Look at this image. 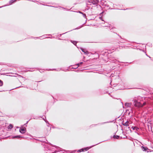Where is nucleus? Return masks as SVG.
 <instances>
[{
    "label": "nucleus",
    "instance_id": "obj_20",
    "mask_svg": "<svg viewBox=\"0 0 153 153\" xmlns=\"http://www.w3.org/2000/svg\"><path fill=\"white\" fill-rule=\"evenodd\" d=\"M99 18H100V19L102 21H104V20L102 19V18L101 17H100Z\"/></svg>",
    "mask_w": 153,
    "mask_h": 153
},
{
    "label": "nucleus",
    "instance_id": "obj_15",
    "mask_svg": "<svg viewBox=\"0 0 153 153\" xmlns=\"http://www.w3.org/2000/svg\"><path fill=\"white\" fill-rule=\"evenodd\" d=\"M15 0H11V1H10L9 2V3H10V4H12V3L14 1H15Z\"/></svg>",
    "mask_w": 153,
    "mask_h": 153
},
{
    "label": "nucleus",
    "instance_id": "obj_13",
    "mask_svg": "<svg viewBox=\"0 0 153 153\" xmlns=\"http://www.w3.org/2000/svg\"><path fill=\"white\" fill-rule=\"evenodd\" d=\"M71 42L74 45L76 44V42L75 41H71Z\"/></svg>",
    "mask_w": 153,
    "mask_h": 153
},
{
    "label": "nucleus",
    "instance_id": "obj_19",
    "mask_svg": "<svg viewBox=\"0 0 153 153\" xmlns=\"http://www.w3.org/2000/svg\"><path fill=\"white\" fill-rule=\"evenodd\" d=\"M83 16L85 17V18L86 17V15L85 14H83Z\"/></svg>",
    "mask_w": 153,
    "mask_h": 153
},
{
    "label": "nucleus",
    "instance_id": "obj_8",
    "mask_svg": "<svg viewBox=\"0 0 153 153\" xmlns=\"http://www.w3.org/2000/svg\"><path fill=\"white\" fill-rule=\"evenodd\" d=\"M113 137L114 138H116L117 139H118L120 137V136L118 135H114L113 136Z\"/></svg>",
    "mask_w": 153,
    "mask_h": 153
},
{
    "label": "nucleus",
    "instance_id": "obj_1",
    "mask_svg": "<svg viewBox=\"0 0 153 153\" xmlns=\"http://www.w3.org/2000/svg\"><path fill=\"white\" fill-rule=\"evenodd\" d=\"M133 101H134V106L136 107H138L141 106V103L140 102H138L136 98L134 99Z\"/></svg>",
    "mask_w": 153,
    "mask_h": 153
},
{
    "label": "nucleus",
    "instance_id": "obj_14",
    "mask_svg": "<svg viewBox=\"0 0 153 153\" xmlns=\"http://www.w3.org/2000/svg\"><path fill=\"white\" fill-rule=\"evenodd\" d=\"M84 151V149H81L78 150L77 152H81L82 151Z\"/></svg>",
    "mask_w": 153,
    "mask_h": 153
},
{
    "label": "nucleus",
    "instance_id": "obj_18",
    "mask_svg": "<svg viewBox=\"0 0 153 153\" xmlns=\"http://www.w3.org/2000/svg\"><path fill=\"white\" fill-rule=\"evenodd\" d=\"M82 63H83V62H80L79 63L77 64V65H78V66H79V65H81Z\"/></svg>",
    "mask_w": 153,
    "mask_h": 153
},
{
    "label": "nucleus",
    "instance_id": "obj_12",
    "mask_svg": "<svg viewBox=\"0 0 153 153\" xmlns=\"http://www.w3.org/2000/svg\"><path fill=\"white\" fill-rule=\"evenodd\" d=\"M91 147H90V148H89V147H86V148H85L84 149V150H85V151H87Z\"/></svg>",
    "mask_w": 153,
    "mask_h": 153
},
{
    "label": "nucleus",
    "instance_id": "obj_27",
    "mask_svg": "<svg viewBox=\"0 0 153 153\" xmlns=\"http://www.w3.org/2000/svg\"><path fill=\"white\" fill-rule=\"evenodd\" d=\"M148 57H149V58H150V57L149 56H148Z\"/></svg>",
    "mask_w": 153,
    "mask_h": 153
},
{
    "label": "nucleus",
    "instance_id": "obj_17",
    "mask_svg": "<svg viewBox=\"0 0 153 153\" xmlns=\"http://www.w3.org/2000/svg\"><path fill=\"white\" fill-rule=\"evenodd\" d=\"M132 128H133V130H137V129H138V128L136 127H132Z\"/></svg>",
    "mask_w": 153,
    "mask_h": 153
},
{
    "label": "nucleus",
    "instance_id": "obj_28",
    "mask_svg": "<svg viewBox=\"0 0 153 153\" xmlns=\"http://www.w3.org/2000/svg\"><path fill=\"white\" fill-rule=\"evenodd\" d=\"M148 57H149V58H150V57L149 56H148Z\"/></svg>",
    "mask_w": 153,
    "mask_h": 153
},
{
    "label": "nucleus",
    "instance_id": "obj_16",
    "mask_svg": "<svg viewBox=\"0 0 153 153\" xmlns=\"http://www.w3.org/2000/svg\"><path fill=\"white\" fill-rule=\"evenodd\" d=\"M3 85V82L0 80V86H2Z\"/></svg>",
    "mask_w": 153,
    "mask_h": 153
},
{
    "label": "nucleus",
    "instance_id": "obj_6",
    "mask_svg": "<svg viewBox=\"0 0 153 153\" xmlns=\"http://www.w3.org/2000/svg\"><path fill=\"white\" fill-rule=\"evenodd\" d=\"M128 123H129V122L128 121H127L126 122H125V123L123 122V125L124 126H128Z\"/></svg>",
    "mask_w": 153,
    "mask_h": 153
},
{
    "label": "nucleus",
    "instance_id": "obj_26",
    "mask_svg": "<svg viewBox=\"0 0 153 153\" xmlns=\"http://www.w3.org/2000/svg\"><path fill=\"white\" fill-rule=\"evenodd\" d=\"M148 57H149V58H150V57L149 56H148Z\"/></svg>",
    "mask_w": 153,
    "mask_h": 153
},
{
    "label": "nucleus",
    "instance_id": "obj_29",
    "mask_svg": "<svg viewBox=\"0 0 153 153\" xmlns=\"http://www.w3.org/2000/svg\"><path fill=\"white\" fill-rule=\"evenodd\" d=\"M1 7H0V8H1Z\"/></svg>",
    "mask_w": 153,
    "mask_h": 153
},
{
    "label": "nucleus",
    "instance_id": "obj_23",
    "mask_svg": "<svg viewBox=\"0 0 153 153\" xmlns=\"http://www.w3.org/2000/svg\"><path fill=\"white\" fill-rule=\"evenodd\" d=\"M79 12L80 13H82V14H83V13H82V12H80V11H79Z\"/></svg>",
    "mask_w": 153,
    "mask_h": 153
},
{
    "label": "nucleus",
    "instance_id": "obj_3",
    "mask_svg": "<svg viewBox=\"0 0 153 153\" xmlns=\"http://www.w3.org/2000/svg\"><path fill=\"white\" fill-rule=\"evenodd\" d=\"M99 1L98 0H90L89 2L92 3L93 4H97Z\"/></svg>",
    "mask_w": 153,
    "mask_h": 153
},
{
    "label": "nucleus",
    "instance_id": "obj_10",
    "mask_svg": "<svg viewBox=\"0 0 153 153\" xmlns=\"http://www.w3.org/2000/svg\"><path fill=\"white\" fill-rule=\"evenodd\" d=\"M125 105L126 106H127L128 107H129L131 105V103H126L125 104Z\"/></svg>",
    "mask_w": 153,
    "mask_h": 153
},
{
    "label": "nucleus",
    "instance_id": "obj_5",
    "mask_svg": "<svg viewBox=\"0 0 153 153\" xmlns=\"http://www.w3.org/2000/svg\"><path fill=\"white\" fill-rule=\"evenodd\" d=\"M142 150L143 151H146L149 150L146 147L142 146Z\"/></svg>",
    "mask_w": 153,
    "mask_h": 153
},
{
    "label": "nucleus",
    "instance_id": "obj_21",
    "mask_svg": "<svg viewBox=\"0 0 153 153\" xmlns=\"http://www.w3.org/2000/svg\"><path fill=\"white\" fill-rule=\"evenodd\" d=\"M82 27V26H81V27H79V28H76L75 29H79L80 28H81Z\"/></svg>",
    "mask_w": 153,
    "mask_h": 153
},
{
    "label": "nucleus",
    "instance_id": "obj_4",
    "mask_svg": "<svg viewBox=\"0 0 153 153\" xmlns=\"http://www.w3.org/2000/svg\"><path fill=\"white\" fill-rule=\"evenodd\" d=\"M82 51L85 54L88 55L89 54V52L87 51L86 49L81 48V49Z\"/></svg>",
    "mask_w": 153,
    "mask_h": 153
},
{
    "label": "nucleus",
    "instance_id": "obj_25",
    "mask_svg": "<svg viewBox=\"0 0 153 153\" xmlns=\"http://www.w3.org/2000/svg\"><path fill=\"white\" fill-rule=\"evenodd\" d=\"M28 122V121L27 122V123H26V124H27V123Z\"/></svg>",
    "mask_w": 153,
    "mask_h": 153
},
{
    "label": "nucleus",
    "instance_id": "obj_24",
    "mask_svg": "<svg viewBox=\"0 0 153 153\" xmlns=\"http://www.w3.org/2000/svg\"><path fill=\"white\" fill-rule=\"evenodd\" d=\"M103 13V12H102V13H100V14H102Z\"/></svg>",
    "mask_w": 153,
    "mask_h": 153
},
{
    "label": "nucleus",
    "instance_id": "obj_9",
    "mask_svg": "<svg viewBox=\"0 0 153 153\" xmlns=\"http://www.w3.org/2000/svg\"><path fill=\"white\" fill-rule=\"evenodd\" d=\"M13 126L12 124H10L8 127V129H11L13 128Z\"/></svg>",
    "mask_w": 153,
    "mask_h": 153
},
{
    "label": "nucleus",
    "instance_id": "obj_11",
    "mask_svg": "<svg viewBox=\"0 0 153 153\" xmlns=\"http://www.w3.org/2000/svg\"><path fill=\"white\" fill-rule=\"evenodd\" d=\"M146 102H144L143 103V104H141V106H139V107H142L143 106H144V105H146Z\"/></svg>",
    "mask_w": 153,
    "mask_h": 153
},
{
    "label": "nucleus",
    "instance_id": "obj_7",
    "mask_svg": "<svg viewBox=\"0 0 153 153\" xmlns=\"http://www.w3.org/2000/svg\"><path fill=\"white\" fill-rule=\"evenodd\" d=\"M20 137H22L21 136H20L19 135H17V136H13L12 137V139H14L15 138H19Z\"/></svg>",
    "mask_w": 153,
    "mask_h": 153
},
{
    "label": "nucleus",
    "instance_id": "obj_22",
    "mask_svg": "<svg viewBox=\"0 0 153 153\" xmlns=\"http://www.w3.org/2000/svg\"><path fill=\"white\" fill-rule=\"evenodd\" d=\"M79 12L80 13H82V14H83V13H82V12H80V11H79Z\"/></svg>",
    "mask_w": 153,
    "mask_h": 153
},
{
    "label": "nucleus",
    "instance_id": "obj_2",
    "mask_svg": "<svg viewBox=\"0 0 153 153\" xmlns=\"http://www.w3.org/2000/svg\"><path fill=\"white\" fill-rule=\"evenodd\" d=\"M26 129L25 127L22 126L19 129V132L22 134H24L26 131Z\"/></svg>",
    "mask_w": 153,
    "mask_h": 153
}]
</instances>
